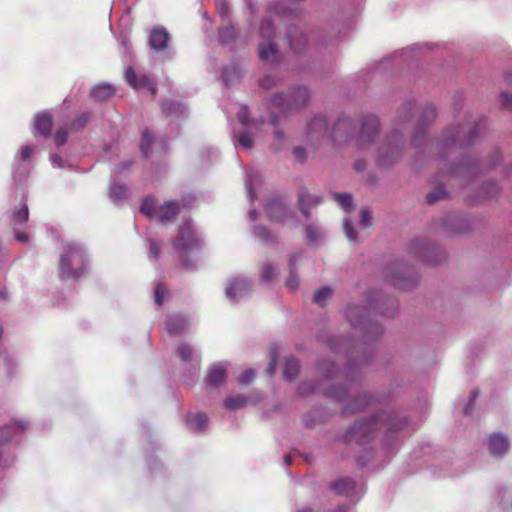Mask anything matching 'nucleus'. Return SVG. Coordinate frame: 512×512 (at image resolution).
<instances>
[{"label": "nucleus", "instance_id": "20", "mask_svg": "<svg viewBox=\"0 0 512 512\" xmlns=\"http://www.w3.org/2000/svg\"><path fill=\"white\" fill-rule=\"evenodd\" d=\"M169 335L174 336L182 333L187 326V321L182 316H169L165 322Z\"/></svg>", "mask_w": 512, "mask_h": 512}, {"label": "nucleus", "instance_id": "35", "mask_svg": "<svg viewBox=\"0 0 512 512\" xmlns=\"http://www.w3.org/2000/svg\"><path fill=\"white\" fill-rule=\"evenodd\" d=\"M153 140H154V136L150 131L145 130L142 132L141 142H140V150L143 155L148 156L151 144L153 143Z\"/></svg>", "mask_w": 512, "mask_h": 512}, {"label": "nucleus", "instance_id": "13", "mask_svg": "<svg viewBox=\"0 0 512 512\" xmlns=\"http://www.w3.org/2000/svg\"><path fill=\"white\" fill-rule=\"evenodd\" d=\"M266 211L272 221L283 222L285 221L288 212L287 207L283 200L279 197H272L266 204Z\"/></svg>", "mask_w": 512, "mask_h": 512}, {"label": "nucleus", "instance_id": "59", "mask_svg": "<svg viewBox=\"0 0 512 512\" xmlns=\"http://www.w3.org/2000/svg\"><path fill=\"white\" fill-rule=\"evenodd\" d=\"M478 396H479V391L478 390H475V391H473L471 393L470 401H469L468 405L464 409V414H468L469 413V410L473 407L474 402H475V400L477 399Z\"/></svg>", "mask_w": 512, "mask_h": 512}, {"label": "nucleus", "instance_id": "55", "mask_svg": "<svg viewBox=\"0 0 512 512\" xmlns=\"http://www.w3.org/2000/svg\"><path fill=\"white\" fill-rule=\"evenodd\" d=\"M389 281L396 287L398 288H401V289H404L406 286L405 284L403 283V279L400 277L399 273H396V274H393L390 278H389Z\"/></svg>", "mask_w": 512, "mask_h": 512}, {"label": "nucleus", "instance_id": "34", "mask_svg": "<svg viewBox=\"0 0 512 512\" xmlns=\"http://www.w3.org/2000/svg\"><path fill=\"white\" fill-rule=\"evenodd\" d=\"M141 212L148 217L157 216L156 201L153 197H146L143 200Z\"/></svg>", "mask_w": 512, "mask_h": 512}, {"label": "nucleus", "instance_id": "8", "mask_svg": "<svg viewBox=\"0 0 512 512\" xmlns=\"http://www.w3.org/2000/svg\"><path fill=\"white\" fill-rule=\"evenodd\" d=\"M480 171L482 169L479 163L467 157L458 165L450 167L445 173H442L441 177L457 178L461 184H464L470 182Z\"/></svg>", "mask_w": 512, "mask_h": 512}, {"label": "nucleus", "instance_id": "57", "mask_svg": "<svg viewBox=\"0 0 512 512\" xmlns=\"http://www.w3.org/2000/svg\"><path fill=\"white\" fill-rule=\"evenodd\" d=\"M15 230V239L18 241V242H21V243H28L29 242V236L28 234H26L25 232H21L19 230H17V228H14Z\"/></svg>", "mask_w": 512, "mask_h": 512}, {"label": "nucleus", "instance_id": "60", "mask_svg": "<svg viewBox=\"0 0 512 512\" xmlns=\"http://www.w3.org/2000/svg\"><path fill=\"white\" fill-rule=\"evenodd\" d=\"M32 153H33V150L31 147H29V146L23 147L21 150V153H20L21 159L23 161L30 159Z\"/></svg>", "mask_w": 512, "mask_h": 512}, {"label": "nucleus", "instance_id": "18", "mask_svg": "<svg viewBox=\"0 0 512 512\" xmlns=\"http://www.w3.org/2000/svg\"><path fill=\"white\" fill-rule=\"evenodd\" d=\"M226 374H227V371L222 365H220V364L213 365L209 369V372L207 375V380H206L207 386L210 389H212L213 387L224 383L226 380Z\"/></svg>", "mask_w": 512, "mask_h": 512}, {"label": "nucleus", "instance_id": "15", "mask_svg": "<svg viewBox=\"0 0 512 512\" xmlns=\"http://www.w3.org/2000/svg\"><path fill=\"white\" fill-rule=\"evenodd\" d=\"M53 117L48 112H42L36 115L34 128L41 136H48L51 133Z\"/></svg>", "mask_w": 512, "mask_h": 512}, {"label": "nucleus", "instance_id": "38", "mask_svg": "<svg viewBox=\"0 0 512 512\" xmlns=\"http://www.w3.org/2000/svg\"><path fill=\"white\" fill-rule=\"evenodd\" d=\"M247 399L243 396L229 397L225 400V407L230 410H237L244 407Z\"/></svg>", "mask_w": 512, "mask_h": 512}, {"label": "nucleus", "instance_id": "51", "mask_svg": "<svg viewBox=\"0 0 512 512\" xmlns=\"http://www.w3.org/2000/svg\"><path fill=\"white\" fill-rule=\"evenodd\" d=\"M260 31L263 37H270L273 31V24L271 20H263L260 26Z\"/></svg>", "mask_w": 512, "mask_h": 512}, {"label": "nucleus", "instance_id": "10", "mask_svg": "<svg viewBox=\"0 0 512 512\" xmlns=\"http://www.w3.org/2000/svg\"><path fill=\"white\" fill-rule=\"evenodd\" d=\"M379 127V120L376 116H364L361 121V128L358 134V143L361 146L372 143L379 131Z\"/></svg>", "mask_w": 512, "mask_h": 512}, {"label": "nucleus", "instance_id": "3", "mask_svg": "<svg viewBox=\"0 0 512 512\" xmlns=\"http://www.w3.org/2000/svg\"><path fill=\"white\" fill-rule=\"evenodd\" d=\"M87 268L83 250L74 244H67L59 259L58 274L61 280H78Z\"/></svg>", "mask_w": 512, "mask_h": 512}, {"label": "nucleus", "instance_id": "52", "mask_svg": "<svg viewBox=\"0 0 512 512\" xmlns=\"http://www.w3.org/2000/svg\"><path fill=\"white\" fill-rule=\"evenodd\" d=\"M238 142L246 149H250L252 147V138L246 131L239 134Z\"/></svg>", "mask_w": 512, "mask_h": 512}, {"label": "nucleus", "instance_id": "42", "mask_svg": "<svg viewBox=\"0 0 512 512\" xmlns=\"http://www.w3.org/2000/svg\"><path fill=\"white\" fill-rule=\"evenodd\" d=\"M334 199L341 205L345 210L352 206V196L348 193H335Z\"/></svg>", "mask_w": 512, "mask_h": 512}, {"label": "nucleus", "instance_id": "16", "mask_svg": "<svg viewBox=\"0 0 512 512\" xmlns=\"http://www.w3.org/2000/svg\"><path fill=\"white\" fill-rule=\"evenodd\" d=\"M180 213V206L177 202L167 201L157 209V218L160 222H168Z\"/></svg>", "mask_w": 512, "mask_h": 512}, {"label": "nucleus", "instance_id": "22", "mask_svg": "<svg viewBox=\"0 0 512 512\" xmlns=\"http://www.w3.org/2000/svg\"><path fill=\"white\" fill-rule=\"evenodd\" d=\"M207 421L206 414L202 412L189 414L187 417V425L193 431H202L207 425Z\"/></svg>", "mask_w": 512, "mask_h": 512}, {"label": "nucleus", "instance_id": "21", "mask_svg": "<svg viewBox=\"0 0 512 512\" xmlns=\"http://www.w3.org/2000/svg\"><path fill=\"white\" fill-rule=\"evenodd\" d=\"M288 38L291 48L295 51H300L307 42L305 35L297 27L289 28Z\"/></svg>", "mask_w": 512, "mask_h": 512}, {"label": "nucleus", "instance_id": "14", "mask_svg": "<svg viewBox=\"0 0 512 512\" xmlns=\"http://www.w3.org/2000/svg\"><path fill=\"white\" fill-rule=\"evenodd\" d=\"M169 34L166 29L157 27L151 30L149 35V45L154 50H164L167 47Z\"/></svg>", "mask_w": 512, "mask_h": 512}, {"label": "nucleus", "instance_id": "25", "mask_svg": "<svg viewBox=\"0 0 512 512\" xmlns=\"http://www.w3.org/2000/svg\"><path fill=\"white\" fill-rule=\"evenodd\" d=\"M115 93V90L112 88V86L103 84L96 86L91 91V96L98 101L106 100L110 97H112Z\"/></svg>", "mask_w": 512, "mask_h": 512}, {"label": "nucleus", "instance_id": "61", "mask_svg": "<svg viewBox=\"0 0 512 512\" xmlns=\"http://www.w3.org/2000/svg\"><path fill=\"white\" fill-rule=\"evenodd\" d=\"M293 152L299 161H303L306 158L305 149L302 147H295Z\"/></svg>", "mask_w": 512, "mask_h": 512}, {"label": "nucleus", "instance_id": "1", "mask_svg": "<svg viewBox=\"0 0 512 512\" xmlns=\"http://www.w3.org/2000/svg\"><path fill=\"white\" fill-rule=\"evenodd\" d=\"M416 108V104L410 102L404 104L401 108L395 122L394 131L387 135L378 150L377 163L380 167H389L401 158L403 152V137L398 128L399 125L410 120Z\"/></svg>", "mask_w": 512, "mask_h": 512}, {"label": "nucleus", "instance_id": "11", "mask_svg": "<svg viewBox=\"0 0 512 512\" xmlns=\"http://www.w3.org/2000/svg\"><path fill=\"white\" fill-rule=\"evenodd\" d=\"M435 117H436V110L432 105H430V104L425 105L421 109V115L418 119L415 134L413 136V142L415 143V145L419 144L420 138L424 137L428 125L430 123H432V121L435 119Z\"/></svg>", "mask_w": 512, "mask_h": 512}, {"label": "nucleus", "instance_id": "54", "mask_svg": "<svg viewBox=\"0 0 512 512\" xmlns=\"http://www.w3.org/2000/svg\"><path fill=\"white\" fill-rule=\"evenodd\" d=\"M371 213L367 210V209H363L361 211V219H360V224L363 226V227H368L371 225Z\"/></svg>", "mask_w": 512, "mask_h": 512}, {"label": "nucleus", "instance_id": "23", "mask_svg": "<svg viewBox=\"0 0 512 512\" xmlns=\"http://www.w3.org/2000/svg\"><path fill=\"white\" fill-rule=\"evenodd\" d=\"M29 218V211L26 204H22L19 208H15L12 212L11 222L14 228L27 223Z\"/></svg>", "mask_w": 512, "mask_h": 512}, {"label": "nucleus", "instance_id": "62", "mask_svg": "<svg viewBox=\"0 0 512 512\" xmlns=\"http://www.w3.org/2000/svg\"><path fill=\"white\" fill-rule=\"evenodd\" d=\"M150 253L157 258L160 253V247L156 242H152L150 245Z\"/></svg>", "mask_w": 512, "mask_h": 512}, {"label": "nucleus", "instance_id": "47", "mask_svg": "<svg viewBox=\"0 0 512 512\" xmlns=\"http://www.w3.org/2000/svg\"><path fill=\"white\" fill-rule=\"evenodd\" d=\"M68 137V132L66 128H60L58 129L54 134V142L57 146H63Z\"/></svg>", "mask_w": 512, "mask_h": 512}, {"label": "nucleus", "instance_id": "12", "mask_svg": "<svg viewBox=\"0 0 512 512\" xmlns=\"http://www.w3.org/2000/svg\"><path fill=\"white\" fill-rule=\"evenodd\" d=\"M125 79L126 82L135 89L147 88L153 96L157 93V88L155 84L151 82L149 77L144 74L137 76L133 67H128L126 69Z\"/></svg>", "mask_w": 512, "mask_h": 512}, {"label": "nucleus", "instance_id": "64", "mask_svg": "<svg viewBox=\"0 0 512 512\" xmlns=\"http://www.w3.org/2000/svg\"><path fill=\"white\" fill-rule=\"evenodd\" d=\"M354 168L357 171H362L365 168V163L363 161L358 160L354 163Z\"/></svg>", "mask_w": 512, "mask_h": 512}, {"label": "nucleus", "instance_id": "36", "mask_svg": "<svg viewBox=\"0 0 512 512\" xmlns=\"http://www.w3.org/2000/svg\"><path fill=\"white\" fill-rule=\"evenodd\" d=\"M254 234L257 238L266 244L276 241V236L268 231L264 226L255 227Z\"/></svg>", "mask_w": 512, "mask_h": 512}, {"label": "nucleus", "instance_id": "32", "mask_svg": "<svg viewBox=\"0 0 512 512\" xmlns=\"http://www.w3.org/2000/svg\"><path fill=\"white\" fill-rule=\"evenodd\" d=\"M481 196L478 201L489 200L495 197L498 193V187L493 182H486L481 188Z\"/></svg>", "mask_w": 512, "mask_h": 512}, {"label": "nucleus", "instance_id": "40", "mask_svg": "<svg viewBox=\"0 0 512 512\" xmlns=\"http://www.w3.org/2000/svg\"><path fill=\"white\" fill-rule=\"evenodd\" d=\"M368 397L367 395L359 396L358 399L354 400L352 403L348 404L345 407V410L348 412H354L358 409H362L368 405Z\"/></svg>", "mask_w": 512, "mask_h": 512}, {"label": "nucleus", "instance_id": "31", "mask_svg": "<svg viewBox=\"0 0 512 512\" xmlns=\"http://www.w3.org/2000/svg\"><path fill=\"white\" fill-rule=\"evenodd\" d=\"M447 197V193L442 185H437L432 191L427 193L426 201L429 204L436 203L437 201L443 200Z\"/></svg>", "mask_w": 512, "mask_h": 512}, {"label": "nucleus", "instance_id": "6", "mask_svg": "<svg viewBox=\"0 0 512 512\" xmlns=\"http://www.w3.org/2000/svg\"><path fill=\"white\" fill-rule=\"evenodd\" d=\"M309 99L308 90L297 87L289 91V95L277 94L272 99V106L278 108L281 113H286L293 108L303 106Z\"/></svg>", "mask_w": 512, "mask_h": 512}, {"label": "nucleus", "instance_id": "37", "mask_svg": "<svg viewBox=\"0 0 512 512\" xmlns=\"http://www.w3.org/2000/svg\"><path fill=\"white\" fill-rule=\"evenodd\" d=\"M162 110L167 115L181 114L183 112V108H182L181 104L174 102V101H169V100H165L162 103Z\"/></svg>", "mask_w": 512, "mask_h": 512}, {"label": "nucleus", "instance_id": "58", "mask_svg": "<svg viewBox=\"0 0 512 512\" xmlns=\"http://www.w3.org/2000/svg\"><path fill=\"white\" fill-rule=\"evenodd\" d=\"M500 97L505 108H512V94L502 93Z\"/></svg>", "mask_w": 512, "mask_h": 512}, {"label": "nucleus", "instance_id": "45", "mask_svg": "<svg viewBox=\"0 0 512 512\" xmlns=\"http://www.w3.org/2000/svg\"><path fill=\"white\" fill-rule=\"evenodd\" d=\"M343 230L349 241L356 240V230L349 219L343 220Z\"/></svg>", "mask_w": 512, "mask_h": 512}, {"label": "nucleus", "instance_id": "4", "mask_svg": "<svg viewBox=\"0 0 512 512\" xmlns=\"http://www.w3.org/2000/svg\"><path fill=\"white\" fill-rule=\"evenodd\" d=\"M478 129L479 124H476L473 127H449L444 132L441 157L445 158L446 154H454L458 150L471 145L477 136ZM444 160L445 159H442V161Z\"/></svg>", "mask_w": 512, "mask_h": 512}, {"label": "nucleus", "instance_id": "19", "mask_svg": "<svg viewBox=\"0 0 512 512\" xmlns=\"http://www.w3.org/2000/svg\"><path fill=\"white\" fill-rule=\"evenodd\" d=\"M298 202L301 212L306 218H308L310 216V207L318 204L319 199L316 196L311 195L307 189H301L298 194Z\"/></svg>", "mask_w": 512, "mask_h": 512}, {"label": "nucleus", "instance_id": "17", "mask_svg": "<svg viewBox=\"0 0 512 512\" xmlns=\"http://www.w3.org/2000/svg\"><path fill=\"white\" fill-rule=\"evenodd\" d=\"M508 439L501 434H491L489 437V450L493 455H503L509 450Z\"/></svg>", "mask_w": 512, "mask_h": 512}, {"label": "nucleus", "instance_id": "49", "mask_svg": "<svg viewBox=\"0 0 512 512\" xmlns=\"http://www.w3.org/2000/svg\"><path fill=\"white\" fill-rule=\"evenodd\" d=\"M305 233L309 242L317 240L321 235L319 229L312 225H307L305 227Z\"/></svg>", "mask_w": 512, "mask_h": 512}, {"label": "nucleus", "instance_id": "41", "mask_svg": "<svg viewBox=\"0 0 512 512\" xmlns=\"http://www.w3.org/2000/svg\"><path fill=\"white\" fill-rule=\"evenodd\" d=\"M245 284L242 280H235L229 284L226 288V295L229 298H234L237 296L238 291H241L244 288Z\"/></svg>", "mask_w": 512, "mask_h": 512}, {"label": "nucleus", "instance_id": "43", "mask_svg": "<svg viewBox=\"0 0 512 512\" xmlns=\"http://www.w3.org/2000/svg\"><path fill=\"white\" fill-rule=\"evenodd\" d=\"M274 268L270 264H265L260 272V278L263 282H270L274 279Z\"/></svg>", "mask_w": 512, "mask_h": 512}, {"label": "nucleus", "instance_id": "30", "mask_svg": "<svg viewBox=\"0 0 512 512\" xmlns=\"http://www.w3.org/2000/svg\"><path fill=\"white\" fill-rule=\"evenodd\" d=\"M277 53V46L274 43H261L258 46V54L260 59L268 60Z\"/></svg>", "mask_w": 512, "mask_h": 512}, {"label": "nucleus", "instance_id": "46", "mask_svg": "<svg viewBox=\"0 0 512 512\" xmlns=\"http://www.w3.org/2000/svg\"><path fill=\"white\" fill-rule=\"evenodd\" d=\"M219 38L223 44H227L234 39V30L232 27L221 28Z\"/></svg>", "mask_w": 512, "mask_h": 512}, {"label": "nucleus", "instance_id": "48", "mask_svg": "<svg viewBox=\"0 0 512 512\" xmlns=\"http://www.w3.org/2000/svg\"><path fill=\"white\" fill-rule=\"evenodd\" d=\"M318 369L324 373L325 377L331 378L335 374V365L333 363L320 362Z\"/></svg>", "mask_w": 512, "mask_h": 512}, {"label": "nucleus", "instance_id": "56", "mask_svg": "<svg viewBox=\"0 0 512 512\" xmlns=\"http://www.w3.org/2000/svg\"><path fill=\"white\" fill-rule=\"evenodd\" d=\"M326 394L336 398L339 401H342V400H344V397L346 395V391H344L342 389L341 390L333 389V390L327 391Z\"/></svg>", "mask_w": 512, "mask_h": 512}, {"label": "nucleus", "instance_id": "50", "mask_svg": "<svg viewBox=\"0 0 512 512\" xmlns=\"http://www.w3.org/2000/svg\"><path fill=\"white\" fill-rule=\"evenodd\" d=\"M237 118L244 126L250 125L251 122L249 119V110L247 106H242L240 108L237 113Z\"/></svg>", "mask_w": 512, "mask_h": 512}, {"label": "nucleus", "instance_id": "44", "mask_svg": "<svg viewBox=\"0 0 512 512\" xmlns=\"http://www.w3.org/2000/svg\"><path fill=\"white\" fill-rule=\"evenodd\" d=\"M168 295V289L163 284H158L155 288V303L161 306L164 298Z\"/></svg>", "mask_w": 512, "mask_h": 512}, {"label": "nucleus", "instance_id": "9", "mask_svg": "<svg viewBox=\"0 0 512 512\" xmlns=\"http://www.w3.org/2000/svg\"><path fill=\"white\" fill-rule=\"evenodd\" d=\"M360 309L359 307H350L348 308L346 315L353 327H361L365 331V335L369 336H377L382 333V327L378 323L371 322L368 319L367 315L359 314L357 315L356 310Z\"/></svg>", "mask_w": 512, "mask_h": 512}, {"label": "nucleus", "instance_id": "33", "mask_svg": "<svg viewBox=\"0 0 512 512\" xmlns=\"http://www.w3.org/2000/svg\"><path fill=\"white\" fill-rule=\"evenodd\" d=\"M176 356L183 362L191 360L193 355V349L186 343H180L177 345L175 350Z\"/></svg>", "mask_w": 512, "mask_h": 512}, {"label": "nucleus", "instance_id": "39", "mask_svg": "<svg viewBox=\"0 0 512 512\" xmlns=\"http://www.w3.org/2000/svg\"><path fill=\"white\" fill-rule=\"evenodd\" d=\"M332 294V290L329 287H322L314 293V302L320 306H324L327 298Z\"/></svg>", "mask_w": 512, "mask_h": 512}, {"label": "nucleus", "instance_id": "5", "mask_svg": "<svg viewBox=\"0 0 512 512\" xmlns=\"http://www.w3.org/2000/svg\"><path fill=\"white\" fill-rule=\"evenodd\" d=\"M353 123L350 118L343 116L339 118L333 128L329 131L327 121L324 116H316L308 124V137L313 139H323L329 137L333 141H338L342 134H349L352 130Z\"/></svg>", "mask_w": 512, "mask_h": 512}, {"label": "nucleus", "instance_id": "27", "mask_svg": "<svg viewBox=\"0 0 512 512\" xmlns=\"http://www.w3.org/2000/svg\"><path fill=\"white\" fill-rule=\"evenodd\" d=\"M90 113L83 112L77 115L70 123L69 129L72 132L80 131L86 127L88 122L90 121Z\"/></svg>", "mask_w": 512, "mask_h": 512}, {"label": "nucleus", "instance_id": "7", "mask_svg": "<svg viewBox=\"0 0 512 512\" xmlns=\"http://www.w3.org/2000/svg\"><path fill=\"white\" fill-rule=\"evenodd\" d=\"M197 248H199V240L191 225H183L180 228L179 235L174 242V249L176 250L177 253L180 254L181 262L183 266H185L186 268H189L191 264L183 257V254L193 251Z\"/></svg>", "mask_w": 512, "mask_h": 512}, {"label": "nucleus", "instance_id": "63", "mask_svg": "<svg viewBox=\"0 0 512 512\" xmlns=\"http://www.w3.org/2000/svg\"><path fill=\"white\" fill-rule=\"evenodd\" d=\"M125 188L123 187H112L111 194L117 197H122L125 194Z\"/></svg>", "mask_w": 512, "mask_h": 512}, {"label": "nucleus", "instance_id": "24", "mask_svg": "<svg viewBox=\"0 0 512 512\" xmlns=\"http://www.w3.org/2000/svg\"><path fill=\"white\" fill-rule=\"evenodd\" d=\"M299 371H300V363L296 358L291 357V358L286 359L285 364H284V371H283V375L286 380L291 381V380L295 379L297 377V375L299 374Z\"/></svg>", "mask_w": 512, "mask_h": 512}, {"label": "nucleus", "instance_id": "2", "mask_svg": "<svg viewBox=\"0 0 512 512\" xmlns=\"http://www.w3.org/2000/svg\"><path fill=\"white\" fill-rule=\"evenodd\" d=\"M407 424L404 419H399L394 422L390 417H385L383 414L377 415L370 420H363L356 422L353 427L350 428L347 441H355L359 444L368 442L372 437L373 433L385 426L389 431H397L403 429Z\"/></svg>", "mask_w": 512, "mask_h": 512}, {"label": "nucleus", "instance_id": "28", "mask_svg": "<svg viewBox=\"0 0 512 512\" xmlns=\"http://www.w3.org/2000/svg\"><path fill=\"white\" fill-rule=\"evenodd\" d=\"M411 250L423 261L429 262L427 254L430 251V246L427 243L421 240H415L411 243Z\"/></svg>", "mask_w": 512, "mask_h": 512}, {"label": "nucleus", "instance_id": "26", "mask_svg": "<svg viewBox=\"0 0 512 512\" xmlns=\"http://www.w3.org/2000/svg\"><path fill=\"white\" fill-rule=\"evenodd\" d=\"M355 482L348 478H342L331 485V489L339 494L347 495L354 490Z\"/></svg>", "mask_w": 512, "mask_h": 512}, {"label": "nucleus", "instance_id": "53", "mask_svg": "<svg viewBox=\"0 0 512 512\" xmlns=\"http://www.w3.org/2000/svg\"><path fill=\"white\" fill-rule=\"evenodd\" d=\"M255 378V372L253 369H247L244 371L240 377L238 378L239 383L241 384H249Z\"/></svg>", "mask_w": 512, "mask_h": 512}, {"label": "nucleus", "instance_id": "29", "mask_svg": "<svg viewBox=\"0 0 512 512\" xmlns=\"http://www.w3.org/2000/svg\"><path fill=\"white\" fill-rule=\"evenodd\" d=\"M295 261H296V256H292L290 258V261H289V267H290V273H289V276L285 282V286L290 289L291 291H294L297 289L298 287V277L294 271L295 269Z\"/></svg>", "mask_w": 512, "mask_h": 512}]
</instances>
